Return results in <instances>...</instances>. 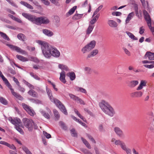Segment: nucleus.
Instances as JSON below:
<instances>
[{
  "instance_id": "nucleus-5",
  "label": "nucleus",
  "mask_w": 154,
  "mask_h": 154,
  "mask_svg": "<svg viewBox=\"0 0 154 154\" xmlns=\"http://www.w3.org/2000/svg\"><path fill=\"white\" fill-rule=\"evenodd\" d=\"M9 121L12 124L14 125L16 129L21 134H23L24 132L20 126L22 124L20 119L16 118L13 119L11 117H9L8 119Z\"/></svg>"
},
{
  "instance_id": "nucleus-54",
  "label": "nucleus",
  "mask_w": 154,
  "mask_h": 154,
  "mask_svg": "<svg viewBox=\"0 0 154 154\" xmlns=\"http://www.w3.org/2000/svg\"><path fill=\"white\" fill-rule=\"evenodd\" d=\"M59 124L61 127L64 130H66L67 129L66 127V126L65 124L62 122H60Z\"/></svg>"
},
{
  "instance_id": "nucleus-50",
  "label": "nucleus",
  "mask_w": 154,
  "mask_h": 154,
  "mask_svg": "<svg viewBox=\"0 0 154 154\" xmlns=\"http://www.w3.org/2000/svg\"><path fill=\"white\" fill-rule=\"evenodd\" d=\"M0 102L4 105H6L8 102L7 100L2 97H0Z\"/></svg>"
},
{
  "instance_id": "nucleus-47",
  "label": "nucleus",
  "mask_w": 154,
  "mask_h": 154,
  "mask_svg": "<svg viewBox=\"0 0 154 154\" xmlns=\"http://www.w3.org/2000/svg\"><path fill=\"white\" fill-rule=\"evenodd\" d=\"M103 8V6L101 5L99 6L98 8H97L96 10L95 11L94 14L93 15V17L94 16H96V15L98 13V12L101 10Z\"/></svg>"
},
{
  "instance_id": "nucleus-21",
  "label": "nucleus",
  "mask_w": 154,
  "mask_h": 154,
  "mask_svg": "<svg viewBox=\"0 0 154 154\" xmlns=\"http://www.w3.org/2000/svg\"><path fill=\"white\" fill-rule=\"evenodd\" d=\"M0 144L9 147L10 148L14 150L16 149V147L13 144L11 145L3 141H0Z\"/></svg>"
},
{
  "instance_id": "nucleus-3",
  "label": "nucleus",
  "mask_w": 154,
  "mask_h": 154,
  "mask_svg": "<svg viewBox=\"0 0 154 154\" xmlns=\"http://www.w3.org/2000/svg\"><path fill=\"white\" fill-rule=\"evenodd\" d=\"M46 91L50 100L52 102L54 103L56 106L65 115H67V112L64 105L58 100L54 98L52 96L51 91L46 88Z\"/></svg>"
},
{
  "instance_id": "nucleus-10",
  "label": "nucleus",
  "mask_w": 154,
  "mask_h": 154,
  "mask_svg": "<svg viewBox=\"0 0 154 154\" xmlns=\"http://www.w3.org/2000/svg\"><path fill=\"white\" fill-rule=\"evenodd\" d=\"M40 112L42 115L45 118L48 119H49L50 118V115L51 113L50 109L48 107L45 108V110L40 109Z\"/></svg>"
},
{
  "instance_id": "nucleus-57",
  "label": "nucleus",
  "mask_w": 154,
  "mask_h": 154,
  "mask_svg": "<svg viewBox=\"0 0 154 154\" xmlns=\"http://www.w3.org/2000/svg\"><path fill=\"white\" fill-rule=\"evenodd\" d=\"M123 49L124 51L126 54L128 56H130L131 55V53L127 49L125 48H123Z\"/></svg>"
},
{
  "instance_id": "nucleus-55",
  "label": "nucleus",
  "mask_w": 154,
  "mask_h": 154,
  "mask_svg": "<svg viewBox=\"0 0 154 154\" xmlns=\"http://www.w3.org/2000/svg\"><path fill=\"white\" fill-rule=\"evenodd\" d=\"M145 31V29L144 27L143 26H142L139 28V33L140 34L142 35L143 33Z\"/></svg>"
},
{
  "instance_id": "nucleus-8",
  "label": "nucleus",
  "mask_w": 154,
  "mask_h": 154,
  "mask_svg": "<svg viewBox=\"0 0 154 154\" xmlns=\"http://www.w3.org/2000/svg\"><path fill=\"white\" fill-rule=\"evenodd\" d=\"M22 121L24 125L29 130L31 131L33 126V121L31 119L23 118Z\"/></svg>"
},
{
  "instance_id": "nucleus-19",
  "label": "nucleus",
  "mask_w": 154,
  "mask_h": 154,
  "mask_svg": "<svg viewBox=\"0 0 154 154\" xmlns=\"http://www.w3.org/2000/svg\"><path fill=\"white\" fill-rule=\"evenodd\" d=\"M100 16L99 14H98L96 16L92 17V18L91 19L89 22V24L90 25H94V24L97 22Z\"/></svg>"
},
{
  "instance_id": "nucleus-17",
  "label": "nucleus",
  "mask_w": 154,
  "mask_h": 154,
  "mask_svg": "<svg viewBox=\"0 0 154 154\" xmlns=\"http://www.w3.org/2000/svg\"><path fill=\"white\" fill-rule=\"evenodd\" d=\"M66 75V72L64 71H62L60 73L59 79L62 82L64 83H65L66 82L65 79Z\"/></svg>"
},
{
  "instance_id": "nucleus-9",
  "label": "nucleus",
  "mask_w": 154,
  "mask_h": 154,
  "mask_svg": "<svg viewBox=\"0 0 154 154\" xmlns=\"http://www.w3.org/2000/svg\"><path fill=\"white\" fill-rule=\"evenodd\" d=\"M6 45L8 46L9 48L12 50L16 51L22 54L26 55L27 54V52L24 50L16 46L13 45H12L6 44Z\"/></svg>"
},
{
  "instance_id": "nucleus-31",
  "label": "nucleus",
  "mask_w": 154,
  "mask_h": 154,
  "mask_svg": "<svg viewBox=\"0 0 154 154\" xmlns=\"http://www.w3.org/2000/svg\"><path fill=\"white\" fill-rule=\"evenodd\" d=\"M94 25H89V26L86 30L87 34L89 35L91 33L94 27Z\"/></svg>"
},
{
  "instance_id": "nucleus-35",
  "label": "nucleus",
  "mask_w": 154,
  "mask_h": 154,
  "mask_svg": "<svg viewBox=\"0 0 154 154\" xmlns=\"http://www.w3.org/2000/svg\"><path fill=\"white\" fill-rule=\"evenodd\" d=\"M90 50L91 49L87 45L82 49L81 51L83 54H85Z\"/></svg>"
},
{
  "instance_id": "nucleus-61",
  "label": "nucleus",
  "mask_w": 154,
  "mask_h": 154,
  "mask_svg": "<svg viewBox=\"0 0 154 154\" xmlns=\"http://www.w3.org/2000/svg\"><path fill=\"white\" fill-rule=\"evenodd\" d=\"M76 101L78 103H79L83 105H84L85 104L84 101L82 100L79 98V97H78V99H77Z\"/></svg>"
},
{
  "instance_id": "nucleus-48",
  "label": "nucleus",
  "mask_w": 154,
  "mask_h": 154,
  "mask_svg": "<svg viewBox=\"0 0 154 154\" xmlns=\"http://www.w3.org/2000/svg\"><path fill=\"white\" fill-rule=\"evenodd\" d=\"M151 63L150 65L145 64L143 66L144 67L149 69L152 68L154 67V61L151 62Z\"/></svg>"
},
{
  "instance_id": "nucleus-64",
  "label": "nucleus",
  "mask_w": 154,
  "mask_h": 154,
  "mask_svg": "<svg viewBox=\"0 0 154 154\" xmlns=\"http://www.w3.org/2000/svg\"><path fill=\"white\" fill-rule=\"evenodd\" d=\"M54 20L57 23H58L60 22V18L58 16H55L54 17Z\"/></svg>"
},
{
  "instance_id": "nucleus-52",
  "label": "nucleus",
  "mask_w": 154,
  "mask_h": 154,
  "mask_svg": "<svg viewBox=\"0 0 154 154\" xmlns=\"http://www.w3.org/2000/svg\"><path fill=\"white\" fill-rule=\"evenodd\" d=\"M69 96L70 98L76 101L77 99H78V97L72 94H69Z\"/></svg>"
},
{
  "instance_id": "nucleus-26",
  "label": "nucleus",
  "mask_w": 154,
  "mask_h": 154,
  "mask_svg": "<svg viewBox=\"0 0 154 154\" xmlns=\"http://www.w3.org/2000/svg\"><path fill=\"white\" fill-rule=\"evenodd\" d=\"M58 68L61 69L62 71H69V70L68 67L66 66L63 64H59Z\"/></svg>"
},
{
  "instance_id": "nucleus-1",
  "label": "nucleus",
  "mask_w": 154,
  "mask_h": 154,
  "mask_svg": "<svg viewBox=\"0 0 154 154\" xmlns=\"http://www.w3.org/2000/svg\"><path fill=\"white\" fill-rule=\"evenodd\" d=\"M36 42L40 46L42 54L46 58L50 59L52 56L55 57H58L60 56V53L59 51L47 42L40 40L36 41Z\"/></svg>"
},
{
  "instance_id": "nucleus-2",
  "label": "nucleus",
  "mask_w": 154,
  "mask_h": 154,
  "mask_svg": "<svg viewBox=\"0 0 154 154\" xmlns=\"http://www.w3.org/2000/svg\"><path fill=\"white\" fill-rule=\"evenodd\" d=\"M99 105L103 112L106 114L112 117L115 114L114 109L106 101L103 100L99 103Z\"/></svg>"
},
{
  "instance_id": "nucleus-28",
  "label": "nucleus",
  "mask_w": 154,
  "mask_h": 154,
  "mask_svg": "<svg viewBox=\"0 0 154 154\" xmlns=\"http://www.w3.org/2000/svg\"><path fill=\"white\" fill-rule=\"evenodd\" d=\"M139 83L137 80H132L129 83L130 86L131 88H134Z\"/></svg>"
},
{
  "instance_id": "nucleus-30",
  "label": "nucleus",
  "mask_w": 154,
  "mask_h": 154,
  "mask_svg": "<svg viewBox=\"0 0 154 154\" xmlns=\"http://www.w3.org/2000/svg\"><path fill=\"white\" fill-rule=\"evenodd\" d=\"M76 8L77 6H76L73 7V8H71L66 14V15L67 16H69L72 14L74 13Z\"/></svg>"
},
{
  "instance_id": "nucleus-36",
  "label": "nucleus",
  "mask_w": 154,
  "mask_h": 154,
  "mask_svg": "<svg viewBox=\"0 0 154 154\" xmlns=\"http://www.w3.org/2000/svg\"><path fill=\"white\" fill-rule=\"evenodd\" d=\"M20 3L21 5H23L28 8L30 9H32L33 8L32 7L31 5L24 1H21Z\"/></svg>"
},
{
  "instance_id": "nucleus-53",
  "label": "nucleus",
  "mask_w": 154,
  "mask_h": 154,
  "mask_svg": "<svg viewBox=\"0 0 154 154\" xmlns=\"http://www.w3.org/2000/svg\"><path fill=\"white\" fill-rule=\"evenodd\" d=\"M72 136L74 137H76L77 136V133L74 129H72L70 130Z\"/></svg>"
},
{
  "instance_id": "nucleus-63",
  "label": "nucleus",
  "mask_w": 154,
  "mask_h": 154,
  "mask_svg": "<svg viewBox=\"0 0 154 154\" xmlns=\"http://www.w3.org/2000/svg\"><path fill=\"white\" fill-rule=\"evenodd\" d=\"M42 2L44 3L45 5H48L50 4V2L49 1H41Z\"/></svg>"
},
{
  "instance_id": "nucleus-37",
  "label": "nucleus",
  "mask_w": 154,
  "mask_h": 154,
  "mask_svg": "<svg viewBox=\"0 0 154 154\" xmlns=\"http://www.w3.org/2000/svg\"><path fill=\"white\" fill-rule=\"evenodd\" d=\"M74 111L75 113L82 119L85 122L86 120L79 113L78 110L76 109H74Z\"/></svg>"
},
{
  "instance_id": "nucleus-46",
  "label": "nucleus",
  "mask_w": 154,
  "mask_h": 154,
  "mask_svg": "<svg viewBox=\"0 0 154 154\" xmlns=\"http://www.w3.org/2000/svg\"><path fill=\"white\" fill-rule=\"evenodd\" d=\"M53 112L56 119L57 120H58L60 117V115L56 109H54L53 110Z\"/></svg>"
},
{
  "instance_id": "nucleus-41",
  "label": "nucleus",
  "mask_w": 154,
  "mask_h": 154,
  "mask_svg": "<svg viewBox=\"0 0 154 154\" xmlns=\"http://www.w3.org/2000/svg\"><path fill=\"white\" fill-rule=\"evenodd\" d=\"M0 35H1V36L4 39L7 40L8 41L10 40V39L9 38V37L5 33L0 32Z\"/></svg>"
},
{
  "instance_id": "nucleus-25",
  "label": "nucleus",
  "mask_w": 154,
  "mask_h": 154,
  "mask_svg": "<svg viewBox=\"0 0 154 154\" xmlns=\"http://www.w3.org/2000/svg\"><path fill=\"white\" fill-rule=\"evenodd\" d=\"M134 15V14L133 12L129 13L126 18L125 20L126 23H128L130 21Z\"/></svg>"
},
{
  "instance_id": "nucleus-33",
  "label": "nucleus",
  "mask_w": 154,
  "mask_h": 154,
  "mask_svg": "<svg viewBox=\"0 0 154 154\" xmlns=\"http://www.w3.org/2000/svg\"><path fill=\"white\" fill-rule=\"evenodd\" d=\"M83 14H76L72 18L74 20H79L82 17Z\"/></svg>"
},
{
  "instance_id": "nucleus-42",
  "label": "nucleus",
  "mask_w": 154,
  "mask_h": 154,
  "mask_svg": "<svg viewBox=\"0 0 154 154\" xmlns=\"http://www.w3.org/2000/svg\"><path fill=\"white\" fill-rule=\"evenodd\" d=\"M81 139L84 143L86 147L88 149L91 148V146L88 142L85 139H84L83 137L81 138Z\"/></svg>"
},
{
  "instance_id": "nucleus-62",
  "label": "nucleus",
  "mask_w": 154,
  "mask_h": 154,
  "mask_svg": "<svg viewBox=\"0 0 154 154\" xmlns=\"http://www.w3.org/2000/svg\"><path fill=\"white\" fill-rule=\"evenodd\" d=\"M13 80L18 86H19L20 83L17 79L15 77H14L13 78Z\"/></svg>"
},
{
  "instance_id": "nucleus-39",
  "label": "nucleus",
  "mask_w": 154,
  "mask_h": 154,
  "mask_svg": "<svg viewBox=\"0 0 154 154\" xmlns=\"http://www.w3.org/2000/svg\"><path fill=\"white\" fill-rule=\"evenodd\" d=\"M72 118V119L74 120L75 121H76L77 122H79V124H80L81 125H82V126H83L85 127L86 125L84 123L82 122L81 121H80V120L79 119H77L76 117H75L72 116H71Z\"/></svg>"
},
{
  "instance_id": "nucleus-51",
  "label": "nucleus",
  "mask_w": 154,
  "mask_h": 154,
  "mask_svg": "<svg viewBox=\"0 0 154 154\" xmlns=\"http://www.w3.org/2000/svg\"><path fill=\"white\" fill-rule=\"evenodd\" d=\"M86 136L92 143H95L96 142L95 140L89 134H87Z\"/></svg>"
},
{
  "instance_id": "nucleus-6",
  "label": "nucleus",
  "mask_w": 154,
  "mask_h": 154,
  "mask_svg": "<svg viewBox=\"0 0 154 154\" xmlns=\"http://www.w3.org/2000/svg\"><path fill=\"white\" fill-rule=\"evenodd\" d=\"M111 142L113 144L116 145H120L121 148L125 151L127 154H131V149L128 148L125 143L120 140H116L114 138H112L111 140Z\"/></svg>"
},
{
  "instance_id": "nucleus-44",
  "label": "nucleus",
  "mask_w": 154,
  "mask_h": 154,
  "mask_svg": "<svg viewBox=\"0 0 154 154\" xmlns=\"http://www.w3.org/2000/svg\"><path fill=\"white\" fill-rule=\"evenodd\" d=\"M75 90L77 91L81 92L85 94L87 93L86 90L85 89L82 88L76 87Z\"/></svg>"
},
{
  "instance_id": "nucleus-23",
  "label": "nucleus",
  "mask_w": 154,
  "mask_h": 154,
  "mask_svg": "<svg viewBox=\"0 0 154 154\" xmlns=\"http://www.w3.org/2000/svg\"><path fill=\"white\" fill-rule=\"evenodd\" d=\"M43 33L48 37H51L53 35V33L51 31L47 29L42 30Z\"/></svg>"
},
{
  "instance_id": "nucleus-29",
  "label": "nucleus",
  "mask_w": 154,
  "mask_h": 154,
  "mask_svg": "<svg viewBox=\"0 0 154 154\" xmlns=\"http://www.w3.org/2000/svg\"><path fill=\"white\" fill-rule=\"evenodd\" d=\"M126 33L131 39L134 40H137L138 39L137 37H135L132 33L130 32L126 31Z\"/></svg>"
},
{
  "instance_id": "nucleus-15",
  "label": "nucleus",
  "mask_w": 154,
  "mask_h": 154,
  "mask_svg": "<svg viewBox=\"0 0 154 154\" xmlns=\"http://www.w3.org/2000/svg\"><path fill=\"white\" fill-rule=\"evenodd\" d=\"M146 81L144 80H141L139 85L136 88V90L137 91H140L144 87L146 86Z\"/></svg>"
},
{
  "instance_id": "nucleus-27",
  "label": "nucleus",
  "mask_w": 154,
  "mask_h": 154,
  "mask_svg": "<svg viewBox=\"0 0 154 154\" xmlns=\"http://www.w3.org/2000/svg\"><path fill=\"white\" fill-rule=\"evenodd\" d=\"M96 42L94 40L91 41L89 43L87 44L91 50L93 49L95 47Z\"/></svg>"
},
{
  "instance_id": "nucleus-60",
  "label": "nucleus",
  "mask_w": 154,
  "mask_h": 154,
  "mask_svg": "<svg viewBox=\"0 0 154 154\" xmlns=\"http://www.w3.org/2000/svg\"><path fill=\"white\" fill-rule=\"evenodd\" d=\"M7 58L8 59V60H9L10 64L12 66H13V65L14 64L16 66H17V65L14 62L13 60L12 59H10L8 57H7Z\"/></svg>"
},
{
  "instance_id": "nucleus-11",
  "label": "nucleus",
  "mask_w": 154,
  "mask_h": 154,
  "mask_svg": "<svg viewBox=\"0 0 154 154\" xmlns=\"http://www.w3.org/2000/svg\"><path fill=\"white\" fill-rule=\"evenodd\" d=\"M36 20V24L38 25H40L42 23L47 24L50 22V20L48 18L44 17L37 18Z\"/></svg>"
},
{
  "instance_id": "nucleus-16",
  "label": "nucleus",
  "mask_w": 154,
  "mask_h": 154,
  "mask_svg": "<svg viewBox=\"0 0 154 154\" xmlns=\"http://www.w3.org/2000/svg\"><path fill=\"white\" fill-rule=\"evenodd\" d=\"M114 131L115 133L119 137H121L124 135L123 131L119 127H114Z\"/></svg>"
},
{
  "instance_id": "nucleus-24",
  "label": "nucleus",
  "mask_w": 154,
  "mask_h": 154,
  "mask_svg": "<svg viewBox=\"0 0 154 154\" xmlns=\"http://www.w3.org/2000/svg\"><path fill=\"white\" fill-rule=\"evenodd\" d=\"M66 75L69 78L71 81L74 80L76 78L75 73L73 72H69L66 74Z\"/></svg>"
},
{
  "instance_id": "nucleus-56",
  "label": "nucleus",
  "mask_w": 154,
  "mask_h": 154,
  "mask_svg": "<svg viewBox=\"0 0 154 154\" xmlns=\"http://www.w3.org/2000/svg\"><path fill=\"white\" fill-rule=\"evenodd\" d=\"M43 134L48 139H49L51 137V135L45 131H43Z\"/></svg>"
},
{
  "instance_id": "nucleus-38",
  "label": "nucleus",
  "mask_w": 154,
  "mask_h": 154,
  "mask_svg": "<svg viewBox=\"0 0 154 154\" xmlns=\"http://www.w3.org/2000/svg\"><path fill=\"white\" fill-rule=\"evenodd\" d=\"M28 94L31 96L33 97H37L38 95L37 94L32 90H30L28 92Z\"/></svg>"
},
{
  "instance_id": "nucleus-22",
  "label": "nucleus",
  "mask_w": 154,
  "mask_h": 154,
  "mask_svg": "<svg viewBox=\"0 0 154 154\" xmlns=\"http://www.w3.org/2000/svg\"><path fill=\"white\" fill-rule=\"evenodd\" d=\"M98 53V50L97 49H95L93 50L88 55L87 58H89L93 57L96 55Z\"/></svg>"
},
{
  "instance_id": "nucleus-43",
  "label": "nucleus",
  "mask_w": 154,
  "mask_h": 154,
  "mask_svg": "<svg viewBox=\"0 0 154 154\" xmlns=\"http://www.w3.org/2000/svg\"><path fill=\"white\" fill-rule=\"evenodd\" d=\"M23 82L25 85H26L30 89H34V86L33 85L26 82L25 80H23Z\"/></svg>"
},
{
  "instance_id": "nucleus-18",
  "label": "nucleus",
  "mask_w": 154,
  "mask_h": 154,
  "mask_svg": "<svg viewBox=\"0 0 154 154\" xmlns=\"http://www.w3.org/2000/svg\"><path fill=\"white\" fill-rule=\"evenodd\" d=\"M107 24L112 28H116L118 26L117 23L113 20H109L107 21Z\"/></svg>"
},
{
  "instance_id": "nucleus-59",
  "label": "nucleus",
  "mask_w": 154,
  "mask_h": 154,
  "mask_svg": "<svg viewBox=\"0 0 154 154\" xmlns=\"http://www.w3.org/2000/svg\"><path fill=\"white\" fill-rule=\"evenodd\" d=\"M30 75L32 77H33L35 79L38 80H39L40 79L38 76L34 74L33 73L31 72L30 73Z\"/></svg>"
},
{
  "instance_id": "nucleus-13",
  "label": "nucleus",
  "mask_w": 154,
  "mask_h": 154,
  "mask_svg": "<svg viewBox=\"0 0 154 154\" xmlns=\"http://www.w3.org/2000/svg\"><path fill=\"white\" fill-rule=\"evenodd\" d=\"M22 14L24 17L36 24L37 18H36L35 16L26 13H23Z\"/></svg>"
},
{
  "instance_id": "nucleus-20",
  "label": "nucleus",
  "mask_w": 154,
  "mask_h": 154,
  "mask_svg": "<svg viewBox=\"0 0 154 154\" xmlns=\"http://www.w3.org/2000/svg\"><path fill=\"white\" fill-rule=\"evenodd\" d=\"M145 58H148V59L150 60H154V53L150 52H147L145 55Z\"/></svg>"
},
{
  "instance_id": "nucleus-14",
  "label": "nucleus",
  "mask_w": 154,
  "mask_h": 154,
  "mask_svg": "<svg viewBox=\"0 0 154 154\" xmlns=\"http://www.w3.org/2000/svg\"><path fill=\"white\" fill-rule=\"evenodd\" d=\"M132 92L130 93V95L131 97L133 98L134 97H140L142 96L143 95V92L141 91H138Z\"/></svg>"
},
{
  "instance_id": "nucleus-7",
  "label": "nucleus",
  "mask_w": 154,
  "mask_h": 154,
  "mask_svg": "<svg viewBox=\"0 0 154 154\" xmlns=\"http://www.w3.org/2000/svg\"><path fill=\"white\" fill-rule=\"evenodd\" d=\"M143 14L148 26L152 32V34L154 35V25L151 24V20L149 14L145 10L143 11Z\"/></svg>"
},
{
  "instance_id": "nucleus-12",
  "label": "nucleus",
  "mask_w": 154,
  "mask_h": 154,
  "mask_svg": "<svg viewBox=\"0 0 154 154\" xmlns=\"http://www.w3.org/2000/svg\"><path fill=\"white\" fill-rule=\"evenodd\" d=\"M22 106L23 109L26 110L31 116H33L35 114V112L29 106L24 103L22 104Z\"/></svg>"
},
{
  "instance_id": "nucleus-4",
  "label": "nucleus",
  "mask_w": 154,
  "mask_h": 154,
  "mask_svg": "<svg viewBox=\"0 0 154 154\" xmlns=\"http://www.w3.org/2000/svg\"><path fill=\"white\" fill-rule=\"evenodd\" d=\"M0 77L2 78L3 81L5 83L6 85L11 91V92L12 95L15 97L16 98L20 100H23V97L20 94L14 91L13 89L12 88V87L10 84L9 83L8 80L6 79L2 74V72L0 71Z\"/></svg>"
},
{
  "instance_id": "nucleus-40",
  "label": "nucleus",
  "mask_w": 154,
  "mask_h": 154,
  "mask_svg": "<svg viewBox=\"0 0 154 154\" xmlns=\"http://www.w3.org/2000/svg\"><path fill=\"white\" fill-rule=\"evenodd\" d=\"M84 70L85 73L88 74H91L92 72V69L89 67H85L84 68Z\"/></svg>"
},
{
  "instance_id": "nucleus-34",
  "label": "nucleus",
  "mask_w": 154,
  "mask_h": 154,
  "mask_svg": "<svg viewBox=\"0 0 154 154\" xmlns=\"http://www.w3.org/2000/svg\"><path fill=\"white\" fill-rule=\"evenodd\" d=\"M17 38L20 40L24 41L26 40L25 36L22 33L19 34L17 36Z\"/></svg>"
},
{
  "instance_id": "nucleus-58",
  "label": "nucleus",
  "mask_w": 154,
  "mask_h": 154,
  "mask_svg": "<svg viewBox=\"0 0 154 154\" xmlns=\"http://www.w3.org/2000/svg\"><path fill=\"white\" fill-rule=\"evenodd\" d=\"M112 15L113 16H119L122 14V13L120 12L116 11L112 13Z\"/></svg>"
},
{
  "instance_id": "nucleus-49",
  "label": "nucleus",
  "mask_w": 154,
  "mask_h": 154,
  "mask_svg": "<svg viewBox=\"0 0 154 154\" xmlns=\"http://www.w3.org/2000/svg\"><path fill=\"white\" fill-rule=\"evenodd\" d=\"M22 149L26 154H32L31 152L29 150L28 148L26 147L23 146L22 147Z\"/></svg>"
},
{
  "instance_id": "nucleus-45",
  "label": "nucleus",
  "mask_w": 154,
  "mask_h": 154,
  "mask_svg": "<svg viewBox=\"0 0 154 154\" xmlns=\"http://www.w3.org/2000/svg\"><path fill=\"white\" fill-rule=\"evenodd\" d=\"M9 17L13 20L18 22V23H21L22 22L20 19L19 18H17L13 15H10Z\"/></svg>"
},
{
  "instance_id": "nucleus-32",
  "label": "nucleus",
  "mask_w": 154,
  "mask_h": 154,
  "mask_svg": "<svg viewBox=\"0 0 154 154\" xmlns=\"http://www.w3.org/2000/svg\"><path fill=\"white\" fill-rule=\"evenodd\" d=\"M16 57L18 59L23 62L27 61L29 60L28 58L20 55H17Z\"/></svg>"
}]
</instances>
